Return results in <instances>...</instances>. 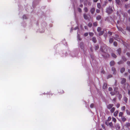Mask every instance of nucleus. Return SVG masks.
<instances>
[{
    "instance_id": "obj_35",
    "label": "nucleus",
    "mask_w": 130,
    "mask_h": 130,
    "mask_svg": "<svg viewBox=\"0 0 130 130\" xmlns=\"http://www.w3.org/2000/svg\"><path fill=\"white\" fill-rule=\"evenodd\" d=\"M84 10L85 12H87L88 11V9L86 7H85L84 8Z\"/></svg>"
},
{
    "instance_id": "obj_47",
    "label": "nucleus",
    "mask_w": 130,
    "mask_h": 130,
    "mask_svg": "<svg viewBox=\"0 0 130 130\" xmlns=\"http://www.w3.org/2000/svg\"><path fill=\"white\" fill-rule=\"evenodd\" d=\"M90 107L91 108H93L94 107V104H91L90 105Z\"/></svg>"
},
{
    "instance_id": "obj_50",
    "label": "nucleus",
    "mask_w": 130,
    "mask_h": 130,
    "mask_svg": "<svg viewBox=\"0 0 130 130\" xmlns=\"http://www.w3.org/2000/svg\"><path fill=\"white\" fill-rule=\"evenodd\" d=\"M122 59L124 61H126V58L124 56L122 57Z\"/></svg>"
},
{
    "instance_id": "obj_21",
    "label": "nucleus",
    "mask_w": 130,
    "mask_h": 130,
    "mask_svg": "<svg viewBox=\"0 0 130 130\" xmlns=\"http://www.w3.org/2000/svg\"><path fill=\"white\" fill-rule=\"evenodd\" d=\"M109 126L111 128L113 127V124L111 122H110L109 123Z\"/></svg>"
},
{
    "instance_id": "obj_23",
    "label": "nucleus",
    "mask_w": 130,
    "mask_h": 130,
    "mask_svg": "<svg viewBox=\"0 0 130 130\" xmlns=\"http://www.w3.org/2000/svg\"><path fill=\"white\" fill-rule=\"evenodd\" d=\"M118 53L119 55H120L121 53V49L120 48L118 49L117 50Z\"/></svg>"
},
{
    "instance_id": "obj_29",
    "label": "nucleus",
    "mask_w": 130,
    "mask_h": 130,
    "mask_svg": "<svg viewBox=\"0 0 130 130\" xmlns=\"http://www.w3.org/2000/svg\"><path fill=\"white\" fill-rule=\"evenodd\" d=\"M97 7L99 9H100L101 6L100 3H98L97 4Z\"/></svg>"
},
{
    "instance_id": "obj_1",
    "label": "nucleus",
    "mask_w": 130,
    "mask_h": 130,
    "mask_svg": "<svg viewBox=\"0 0 130 130\" xmlns=\"http://www.w3.org/2000/svg\"><path fill=\"white\" fill-rule=\"evenodd\" d=\"M113 12L112 7L109 6L106 9V12L108 13V14H110L112 13Z\"/></svg>"
},
{
    "instance_id": "obj_22",
    "label": "nucleus",
    "mask_w": 130,
    "mask_h": 130,
    "mask_svg": "<svg viewBox=\"0 0 130 130\" xmlns=\"http://www.w3.org/2000/svg\"><path fill=\"white\" fill-rule=\"evenodd\" d=\"M101 18V17L100 15H98L96 17V19L98 20H100Z\"/></svg>"
},
{
    "instance_id": "obj_30",
    "label": "nucleus",
    "mask_w": 130,
    "mask_h": 130,
    "mask_svg": "<svg viewBox=\"0 0 130 130\" xmlns=\"http://www.w3.org/2000/svg\"><path fill=\"white\" fill-rule=\"evenodd\" d=\"M123 100L125 102V103H127L128 99L126 97H124L123 98Z\"/></svg>"
},
{
    "instance_id": "obj_17",
    "label": "nucleus",
    "mask_w": 130,
    "mask_h": 130,
    "mask_svg": "<svg viewBox=\"0 0 130 130\" xmlns=\"http://www.w3.org/2000/svg\"><path fill=\"white\" fill-rule=\"evenodd\" d=\"M116 3L118 5H121L120 1V0H116Z\"/></svg>"
},
{
    "instance_id": "obj_18",
    "label": "nucleus",
    "mask_w": 130,
    "mask_h": 130,
    "mask_svg": "<svg viewBox=\"0 0 130 130\" xmlns=\"http://www.w3.org/2000/svg\"><path fill=\"white\" fill-rule=\"evenodd\" d=\"M125 70V68H122L121 69L120 72L121 73H122Z\"/></svg>"
},
{
    "instance_id": "obj_24",
    "label": "nucleus",
    "mask_w": 130,
    "mask_h": 130,
    "mask_svg": "<svg viewBox=\"0 0 130 130\" xmlns=\"http://www.w3.org/2000/svg\"><path fill=\"white\" fill-rule=\"evenodd\" d=\"M92 40L93 41L94 43H96V40L95 37H93L92 38Z\"/></svg>"
},
{
    "instance_id": "obj_39",
    "label": "nucleus",
    "mask_w": 130,
    "mask_h": 130,
    "mask_svg": "<svg viewBox=\"0 0 130 130\" xmlns=\"http://www.w3.org/2000/svg\"><path fill=\"white\" fill-rule=\"evenodd\" d=\"M99 48V46L98 45H96L95 46V50H98Z\"/></svg>"
},
{
    "instance_id": "obj_54",
    "label": "nucleus",
    "mask_w": 130,
    "mask_h": 130,
    "mask_svg": "<svg viewBox=\"0 0 130 130\" xmlns=\"http://www.w3.org/2000/svg\"><path fill=\"white\" fill-rule=\"evenodd\" d=\"M125 7L126 8H128L129 7L128 5H126V4H125Z\"/></svg>"
},
{
    "instance_id": "obj_52",
    "label": "nucleus",
    "mask_w": 130,
    "mask_h": 130,
    "mask_svg": "<svg viewBox=\"0 0 130 130\" xmlns=\"http://www.w3.org/2000/svg\"><path fill=\"white\" fill-rule=\"evenodd\" d=\"M108 90L109 91H111L112 90V89L110 87L108 88Z\"/></svg>"
},
{
    "instance_id": "obj_40",
    "label": "nucleus",
    "mask_w": 130,
    "mask_h": 130,
    "mask_svg": "<svg viewBox=\"0 0 130 130\" xmlns=\"http://www.w3.org/2000/svg\"><path fill=\"white\" fill-rule=\"evenodd\" d=\"M127 30L129 31H130V27L127 26L126 27Z\"/></svg>"
},
{
    "instance_id": "obj_25",
    "label": "nucleus",
    "mask_w": 130,
    "mask_h": 130,
    "mask_svg": "<svg viewBox=\"0 0 130 130\" xmlns=\"http://www.w3.org/2000/svg\"><path fill=\"white\" fill-rule=\"evenodd\" d=\"M77 38L78 40L80 41L81 40V39L80 38L79 35L78 34V32H77Z\"/></svg>"
},
{
    "instance_id": "obj_5",
    "label": "nucleus",
    "mask_w": 130,
    "mask_h": 130,
    "mask_svg": "<svg viewBox=\"0 0 130 130\" xmlns=\"http://www.w3.org/2000/svg\"><path fill=\"white\" fill-rule=\"evenodd\" d=\"M126 86H127V88L128 89V94L129 95H130V90H129V88L130 87V86L128 85L127 84H125V87Z\"/></svg>"
},
{
    "instance_id": "obj_48",
    "label": "nucleus",
    "mask_w": 130,
    "mask_h": 130,
    "mask_svg": "<svg viewBox=\"0 0 130 130\" xmlns=\"http://www.w3.org/2000/svg\"><path fill=\"white\" fill-rule=\"evenodd\" d=\"M122 97V95L120 94H119V99L120 100H121V99Z\"/></svg>"
},
{
    "instance_id": "obj_61",
    "label": "nucleus",
    "mask_w": 130,
    "mask_h": 130,
    "mask_svg": "<svg viewBox=\"0 0 130 130\" xmlns=\"http://www.w3.org/2000/svg\"><path fill=\"white\" fill-rule=\"evenodd\" d=\"M116 100V98H114L112 100V101H114V102H115Z\"/></svg>"
},
{
    "instance_id": "obj_32",
    "label": "nucleus",
    "mask_w": 130,
    "mask_h": 130,
    "mask_svg": "<svg viewBox=\"0 0 130 130\" xmlns=\"http://www.w3.org/2000/svg\"><path fill=\"white\" fill-rule=\"evenodd\" d=\"M107 1H105L104 2V3L103 4V6L104 7H105L106 5L107 4Z\"/></svg>"
},
{
    "instance_id": "obj_62",
    "label": "nucleus",
    "mask_w": 130,
    "mask_h": 130,
    "mask_svg": "<svg viewBox=\"0 0 130 130\" xmlns=\"http://www.w3.org/2000/svg\"><path fill=\"white\" fill-rule=\"evenodd\" d=\"M77 29H78V27L77 26L75 28H74V30H76Z\"/></svg>"
},
{
    "instance_id": "obj_53",
    "label": "nucleus",
    "mask_w": 130,
    "mask_h": 130,
    "mask_svg": "<svg viewBox=\"0 0 130 130\" xmlns=\"http://www.w3.org/2000/svg\"><path fill=\"white\" fill-rule=\"evenodd\" d=\"M88 35V33L87 32H86L84 34V36L86 37Z\"/></svg>"
},
{
    "instance_id": "obj_45",
    "label": "nucleus",
    "mask_w": 130,
    "mask_h": 130,
    "mask_svg": "<svg viewBox=\"0 0 130 130\" xmlns=\"http://www.w3.org/2000/svg\"><path fill=\"white\" fill-rule=\"evenodd\" d=\"M111 117H109L108 118L107 120V121H110V120H111Z\"/></svg>"
},
{
    "instance_id": "obj_27",
    "label": "nucleus",
    "mask_w": 130,
    "mask_h": 130,
    "mask_svg": "<svg viewBox=\"0 0 130 130\" xmlns=\"http://www.w3.org/2000/svg\"><path fill=\"white\" fill-rule=\"evenodd\" d=\"M102 30V28L100 27H98L97 29V30L98 32H100V31H101Z\"/></svg>"
},
{
    "instance_id": "obj_3",
    "label": "nucleus",
    "mask_w": 130,
    "mask_h": 130,
    "mask_svg": "<svg viewBox=\"0 0 130 130\" xmlns=\"http://www.w3.org/2000/svg\"><path fill=\"white\" fill-rule=\"evenodd\" d=\"M114 92L111 91L110 93V94H111V95H112V96L114 95H115V93L116 92L117 93V91H116V90H117L118 89L117 88V87L114 88Z\"/></svg>"
},
{
    "instance_id": "obj_34",
    "label": "nucleus",
    "mask_w": 130,
    "mask_h": 130,
    "mask_svg": "<svg viewBox=\"0 0 130 130\" xmlns=\"http://www.w3.org/2000/svg\"><path fill=\"white\" fill-rule=\"evenodd\" d=\"M112 121H113L115 123L116 122V120L114 117H112Z\"/></svg>"
},
{
    "instance_id": "obj_37",
    "label": "nucleus",
    "mask_w": 130,
    "mask_h": 130,
    "mask_svg": "<svg viewBox=\"0 0 130 130\" xmlns=\"http://www.w3.org/2000/svg\"><path fill=\"white\" fill-rule=\"evenodd\" d=\"M120 2H121V5L124 4L125 2L124 0H121Z\"/></svg>"
},
{
    "instance_id": "obj_8",
    "label": "nucleus",
    "mask_w": 130,
    "mask_h": 130,
    "mask_svg": "<svg viewBox=\"0 0 130 130\" xmlns=\"http://www.w3.org/2000/svg\"><path fill=\"white\" fill-rule=\"evenodd\" d=\"M95 8L93 7L91 9L90 12L92 14H93L95 11Z\"/></svg>"
},
{
    "instance_id": "obj_43",
    "label": "nucleus",
    "mask_w": 130,
    "mask_h": 130,
    "mask_svg": "<svg viewBox=\"0 0 130 130\" xmlns=\"http://www.w3.org/2000/svg\"><path fill=\"white\" fill-rule=\"evenodd\" d=\"M92 25V24L91 23H89L88 24V26L90 27H91Z\"/></svg>"
},
{
    "instance_id": "obj_51",
    "label": "nucleus",
    "mask_w": 130,
    "mask_h": 130,
    "mask_svg": "<svg viewBox=\"0 0 130 130\" xmlns=\"http://www.w3.org/2000/svg\"><path fill=\"white\" fill-rule=\"evenodd\" d=\"M93 24L94 26H97V23L96 22H95L93 23Z\"/></svg>"
},
{
    "instance_id": "obj_64",
    "label": "nucleus",
    "mask_w": 130,
    "mask_h": 130,
    "mask_svg": "<svg viewBox=\"0 0 130 130\" xmlns=\"http://www.w3.org/2000/svg\"><path fill=\"white\" fill-rule=\"evenodd\" d=\"M128 13L130 14V9L128 10Z\"/></svg>"
},
{
    "instance_id": "obj_58",
    "label": "nucleus",
    "mask_w": 130,
    "mask_h": 130,
    "mask_svg": "<svg viewBox=\"0 0 130 130\" xmlns=\"http://www.w3.org/2000/svg\"><path fill=\"white\" fill-rule=\"evenodd\" d=\"M91 3L90 2H88V4L89 6H90L91 5Z\"/></svg>"
},
{
    "instance_id": "obj_63",
    "label": "nucleus",
    "mask_w": 130,
    "mask_h": 130,
    "mask_svg": "<svg viewBox=\"0 0 130 130\" xmlns=\"http://www.w3.org/2000/svg\"><path fill=\"white\" fill-rule=\"evenodd\" d=\"M80 3H82L83 2V0H80Z\"/></svg>"
},
{
    "instance_id": "obj_55",
    "label": "nucleus",
    "mask_w": 130,
    "mask_h": 130,
    "mask_svg": "<svg viewBox=\"0 0 130 130\" xmlns=\"http://www.w3.org/2000/svg\"><path fill=\"white\" fill-rule=\"evenodd\" d=\"M96 11L97 13H99L100 12V10L99 9H96Z\"/></svg>"
},
{
    "instance_id": "obj_60",
    "label": "nucleus",
    "mask_w": 130,
    "mask_h": 130,
    "mask_svg": "<svg viewBox=\"0 0 130 130\" xmlns=\"http://www.w3.org/2000/svg\"><path fill=\"white\" fill-rule=\"evenodd\" d=\"M127 55V56L129 57L130 56V53H126Z\"/></svg>"
},
{
    "instance_id": "obj_33",
    "label": "nucleus",
    "mask_w": 130,
    "mask_h": 130,
    "mask_svg": "<svg viewBox=\"0 0 130 130\" xmlns=\"http://www.w3.org/2000/svg\"><path fill=\"white\" fill-rule=\"evenodd\" d=\"M126 113L127 115H130V112L129 110H126Z\"/></svg>"
},
{
    "instance_id": "obj_7",
    "label": "nucleus",
    "mask_w": 130,
    "mask_h": 130,
    "mask_svg": "<svg viewBox=\"0 0 130 130\" xmlns=\"http://www.w3.org/2000/svg\"><path fill=\"white\" fill-rule=\"evenodd\" d=\"M115 126L117 130H119L120 128L119 124L118 123L116 124L115 125Z\"/></svg>"
},
{
    "instance_id": "obj_15",
    "label": "nucleus",
    "mask_w": 130,
    "mask_h": 130,
    "mask_svg": "<svg viewBox=\"0 0 130 130\" xmlns=\"http://www.w3.org/2000/svg\"><path fill=\"white\" fill-rule=\"evenodd\" d=\"M102 55L104 57H108L109 56V55L107 53H105V54H102Z\"/></svg>"
},
{
    "instance_id": "obj_13",
    "label": "nucleus",
    "mask_w": 130,
    "mask_h": 130,
    "mask_svg": "<svg viewBox=\"0 0 130 130\" xmlns=\"http://www.w3.org/2000/svg\"><path fill=\"white\" fill-rule=\"evenodd\" d=\"M119 112V111L118 110H117L115 111L113 113V115L115 117H116L117 116Z\"/></svg>"
},
{
    "instance_id": "obj_9",
    "label": "nucleus",
    "mask_w": 130,
    "mask_h": 130,
    "mask_svg": "<svg viewBox=\"0 0 130 130\" xmlns=\"http://www.w3.org/2000/svg\"><path fill=\"white\" fill-rule=\"evenodd\" d=\"M112 71L113 72V74H116V70L115 68L114 67L112 68Z\"/></svg>"
},
{
    "instance_id": "obj_14",
    "label": "nucleus",
    "mask_w": 130,
    "mask_h": 130,
    "mask_svg": "<svg viewBox=\"0 0 130 130\" xmlns=\"http://www.w3.org/2000/svg\"><path fill=\"white\" fill-rule=\"evenodd\" d=\"M126 81V80L125 78H123L122 79L121 81V83L122 84H123Z\"/></svg>"
},
{
    "instance_id": "obj_20",
    "label": "nucleus",
    "mask_w": 130,
    "mask_h": 130,
    "mask_svg": "<svg viewBox=\"0 0 130 130\" xmlns=\"http://www.w3.org/2000/svg\"><path fill=\"white\" fill-rule=\"evenodd\" d=\"M84 18L86 20L88 19V17L87 15L85 14H84Z\"/></svg>"
},
{
    "instance_id": "obj_41",
    "label": "nucleus",
    "mask_w": 130,
    "mask_h": 130,
    "mask_svg": "<svg viewBox=\"0 0 130 130\" xmlns=\"http://www.w3.org/2000/svg\"><path fill=\"white\" fill-rule=\"evenodd\" d=\"M23 19H27V18L25 15H24L23 17Z\"/></svg>"
},
{
    "instance_id": "obj_26",
    "label": "nucleus",
    "mask_w": 130,
    "mask_h": 130,
    "mask_svg": "<svg viewBox=\"0 0 130 130\" xmlns=\"http://www.w3.org/2000/svg\"><path fill=\"white\" fill-rule=\"evenodd\" d=\"M123 113L122 112H120L119 113V117H123L122 116L123 115Z\"/></svg>"
},
{
    "instance_id": "obj_31",
    "label": "nucleus",
    "mask_w": 130,
    "mask_h": 130,
    "mask_svg": "<svg viewBox=\"0 0 130 130\" xmlns=\"http://www.w3.org/2000/svg\"><path fill=\"white\" fill-rule=\"evenodd\" d=\"M103 88L104 89H106L107 88V84L106 83L104 84Z\"/></svg>"
},
{
    "instance_id": "obj_59",
    "label": "nucleus",
    "mask_w": 130,
    "mask_h": 130,
    "mask_svg": "<svg viewBox=\"0 0 130 130\" xmlns=\"http://www.w3.org/2000/svg\"><path fill=\"white\" fill-rule=\"evenodd\" d=\"M112 76V75H109L107 77V78H108L110 77H111Z\"/></svg>"
},
{
    "instance_id": "obj_36",
    "label": "nucleus",
    "mask_w": 130,
    "mask_h": 130,
    "mask_svg": "<svg viewBox=\"0 0 130 130\" xmlns=\"http://www.w3.org/2000/svg\"><path fill=\"white\" fill-rule=\"evenodd\" d=\"M125 109V106H123L121 107V110L122 111H124Z\"/></svg>"
},
{
    "instance_id": "obj_10",
    "label": "nucleus",
    "mask_w": 130,
    "mask_h": 130,
    "mask_svg": "<svg viewBox=\"0 0 130 130\" xmlns=\"http://www.w3.org/2000/svg\"><path fill=\"white\" fill-rule=\"evenodd\" d=\"M121 120L123 122L126 121V118H125L124 116H123L121 117Z\"/></svg>"
},
{
    "instance_id": "obj_38",
    "label": "nucleus",
    "mask_w": 130,
    "mask_h": 130,
    "mask_svg": "<svg viewBox=\"0 0 130 130\" xmlns=\"http://www.w3.org/2000/svg\"><path fill=\"white\" fill-rule=\"evenodd\" d=\"M105 124L107 126H109V121H105Z\"/></svg>"
},
{
    "instance_id": "obj_56",
    "label": "nucleus",
    "mask_w": 130,
    "mask_h": 130,
    "mask_svg": "<svg viewBox=\"0 0 130 130\" xmlns=\"http://www.w3.org/2000/svg\"><path fill=\"white\" fill-rule=\"evenodd\" d=\"M108 33L110 35H112V32H111L110 31H109L108 32Z\"/></svg>"
},
{
    "instance_id": "obj_46",
    "label": "nucleus",
    "mask_w": 130,
    "mask_h": 130,
    "mask_svg": "<svg viewBox=\"0 0 130 130\" xmlns=\"http://www.w3.org/2000/svg\"><path fill=\"white\" fill-rule=\"evenodd\" d=\"M89 35L90 36H92L93 35V34L92 32H89Z\"/></svg>"
},
{
    "instance_id": "obj_28",
    "label": "nucleus",
    "mask_w": 130,
    "mask_h": 130,
    "mask_svg": "<svg viewBox=\"0 0 130 130\" xmlns=\"http://www.w3.org/2000/svg\"><path fill=\"white\" fill-rule=\"evenodd\" d=\"M111 56L112 57L114 58H116L117 57V56L113 53H111Z\"/></svg>"
},
{
    "instance_id": "obj_4",
    "label": "nucleus",
    "mask_w": 130,
    "mask_h": 130,
    "mask_svg": "<svg viewBox=\"0 0 130 130\" xmlns=\"http://www.w3.org/2000/svg\"><path fill=\"white\" fill-rule=\"evenodd\" d=\"M84 44L83 42H81L80 43L79 45V47L83 51H84Z\"/></svg>"
},
{
    "instance_id": "obj_19",
    "label": "nucleus",
    "mask_w": 130,
    "mask_h": 130,
    "mask_svg": "<svg viewBox=\"0 0 130 130\" xmlns=\"http://www.w3.org/2000/svg\"><path fill=\"white\" fill-rule=\"evenodd\" d=\"M113 38H110L109 40V42L110 43H111L113 41Z\"/></svg>"
},
{
    "instance_id": "obj_12",
    "label": "nucleus",
    "mask_w": 130,
    "mask_h": 130,
    "mask_svg": "<svg viewBox=\"0 0 130 130\" xmlns=\"http://www.w3.org/2000/svg\"><path fill=\"white\" fill-rule=\"evenodd\" d=\"M115 108L114 107H113L111 108L110 110V111L111 113H113L115 111Z\"/></svg>"
},
{
    "instance_id": "obj_49",
    "label": "nucleus",
    "mask_w": 130,
    "mask_h": 130,
    "mask_svg": "<svg viewBox=\"0 0 130 130\" xmlns=\"http://www.w3.org/2000/svg\"><path fill=\"white\" fill-rule=\"evenodd\" d=\"M78 11L80 12H82V10L80 8H78Z\"/></svg>"
},
{
    "instance_id": "obj_44",
    "label": "nucleus",
    "mask_w": 130,
    "mask_h": 130,
    "mask_svg": "<svg viewBox=\"0 0 130 130\" xmlns=\"http://www.w3.org/2000/svg\"><path fill=\"white\" fill-rule=\"evenodd\" d=\"M113 44L115 46H116L117 45V43L116 42H114Z\"/></svg>"
},
{
    "instance_id": "obj_2",
    "label": "nucleus",
    "mask_w": 130,
    "mask_h": 130,
    "mask_svg": "<svg viewBox=\"0 0 130 130\" xmlns=\"http://www.w3.org/2000/svg\"><path fill=\"white\" fill-rule=\"evenodd\" d=\"M122 126L124 129L126 127L128 128L130 126V123L129 122H126L125 124L123 125Z\"/></svg>"
},
{
    "instance_id": "obj_16",
    "label": "nucleus",
    "mask_w": 130,
    "mask_h": 130,
    "mask_svg": "<svg viewBox=\"0 0 130 130\" xmlns=\"http://www.w3.org/2000/svg\"><path fill=\"white\" fill-rule=\"evenodd\" d=\"M115 62L114 61H111L110 62V66H112L114 65Z\"/></svg>"
},
{
    "instance_id": "obj_42",
    "label": "nucleus",
    "mask_w": 130,
    "mask_h": 130,
    "mask_svg": "<svg viewBox=\"0 0 130 130\" xmlns=\"http://www.w3.org/2000/svg\"><path fill=\"white\" fill-rule=\"evenodd\" d=\"M120 104L118 103L116 104V106L117 107V108H118L120 106Z\"/></svg>"
},
{
    "instance_id": "obj_6",
    "label": "nucleus",
    "mask_w": 130,
    "mask_h": 130,
    "mask_svg": "<svg viewBox=\"0 0 130 130\" xmlns=\"http://www.w3.org/2000/svg\"><path fill=\"white\" fill-rule=\"evenodd\" d=\"M113 106V104H109L107 105V108L109 109H110Z\"/></svg>"
},
{
    "instance_id": "obj_57",
    "label": "nucleus",
    "mask_w": 130,
    "mask_h": 130,
    "mask_svg": "<svg viewBox=\"0 0 130 130\" xmlns=\"http://www.w3.org/2000/svg\"><path fill=\"white\" fill-rule=\"evenodd\" d=\"M127 65L129 66H130V61H127Z\"/></svg>"
},
{
    "instance_id": "obj_11",
    "label": "nucleus",
    "mask_w": 130,
    "mask_h": 130,
    "mask_svg": "<svg viewBox=\"0 0 130 130\" xmlns=\"http://www.w3.org/2000/svg\"><path fill=\"white\" fill-rule=\"evenodd\" d=\"M99 32V36H100L103 34L104 33V31L103 30H102L101 31H100V32Z\"/></svg>"
}]
</instances>
